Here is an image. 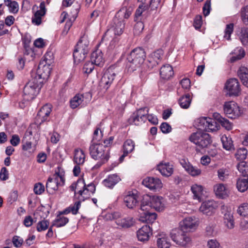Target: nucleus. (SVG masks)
Listing matches in <instances>:
<instances>
[{
	"label": "nucleus",
	"mask_w": 248,
	"mask_h": 248,
	"mask_svg": "<svg viewBox=\"0 0 248 248\" xmlns=\"http://www.w3.org/2000/svg\"><path fill=\"white\" fill-rule=\"evenodd\" d=\"M133 8L127 1L124 2L122 8L116 13L111 24L115 35H120L125 27V19H128L132 14Z\"/></svg>",
	"instance_id": "f257e3e1"
},
{
	"label": "nucleus",
	"mask_w": 248,
	"mask_h": 248,
	"mask_svg": "<svg viewBox=\"0 0 248 248\" xmlns=\"http://www.w3.org/2000/svg\"><path fill=\"white\" fill-rule=\"evenodd\" d=\"M146 57V52L142 48L139 47L133 49L127 55L125 69L129 73L136 71L141 66Z\"/></svg>",
	"instance_id": "f03ea898"
},
{
	"label": "nucleus",
	"mask_w": 248,
	"mask_h": 248,
	"mask_svg": "<svg viewBox=\"0 0 248 248\" xmlns=\"http://www.w3.org/2000/svg\"><path fill=\"white\" fill-rule=\"evenodd\" d=\"M90 154L93 159L98 160L95 166L99 167L106 163L109 157L108 149L105 146L98 143L93 142L89 148Z\"/></svg>",
	"instance_id": "7ed1b4c3"
},
{
	"label": "nucleus",
	"mask_w": 248,
	"mask_h": 248,
	"mask_svg": "<svg viewBox=\"0 0 248 248\" xmlns=\"http://www.w3.org/2000/svg\"><path fill=\"white\" fill-rule=\"evenodd\" d=\"M52 60V53H46L44 56V60L39 64L36 73H33L32 77L36 80L40 81V83L43 82V79L48 78L50 73L49 68L50 63Z\"/></svg>",
	"instance_id": "20e7f679"
},
{
	"label": "nucleus",
	"mask_w": 248,
	"mask_h": 248,
	"mask_svg": "<svg viewBox=\"0 0 248 248\" xmlns=\"http://www.w3.org/2000/svg\"><path fill=\"white\" fill-rule=\"evenodd\" d=\"M162 197L154 196L151 197L148 195H144L141 200L140 205L143 210H150L154 208L157 211H161L164 208L162 202Z\"/></svg>",
	"instance_id": "39448f33"
},
{
	"label": "nucleus",
	"mask_w": 248,
	"mask_h": 248,
	"mask_svg": "<svg viewBox=\"0 0 248 248\" xmlns=\"http://www.w3.org/2000/svg\"><path fill=\"white\" fill-rule=\"evenodd\" d=\"M170 235L172 240L181 247H186L191 243L189 234L182 229H173Z\"/></svg>",
	"instance_id": "423d86ee"
},
{
	"label": "nucleus",
	"mask_w": 248,
	"mask_h": 248,
	"mask_svg": "<svg viewBox=\"0 0 248 248\" xmlns=\"http://www.w3.org/2000/svg\"><path fill=\"white\" fill-rule=\"evenodd\" d=\"M65 179L63 172L60 171L58 168V171H56L53 177H49L46 184V189L48 192L53 193L57 190L59 186H63L64 184Z\"/></svg>",
	"instance_id": "0eeeda50"
},
{
	"label": "nucleus",
	"mask_w": 248,
	"mask_h": 248,
	"mask_svg": "<svg viewBox=\"0 0 248 248\" xmlns=\"http://www.w3.org/2000/svg\"><path fill=\"white\" fill-rule=\"evenodd\" d=\"M40 84V81H38L32 77L23 89V95L26 100H31L35 97L38 93L39 86Z\"/></svg>",
	"instance_id": "6e6552de"
},
{
	"label": "nucleus",
	"mask_w": 248,
	"mask_h": 248,
	"mask_svg": "<svg viewBox=\"0 0 248 248\" xmlns=\"http://www.w3.org/2000/svg\"><path fill=\"white\" fill-rule=\"evenodd\" d=\"M223 110L225 115L232 119L238 118L243 112L238 105L234 101L225 102L223 105Z\"/></svg>",
	"instance_id": "1a4fd4ad"
},
{
	"label": "nucleus",
	"mask_w": 248,
	"mask_h": 248,
	"mask_svg": "<svg viewBox=\"0 0 248 248\" xmlns=\"http://www.w3.org/2000/svg\"><path fill=\"white\" fill-rule=\"evenodd\" d=\"M221 213L223 215V221L225 227L228 229H232L234 227V219L231 207L228 205H222Z\"/></svg>",
	"instance_id": "9d476101"
},
{
	"label": "nucleus",
	"mask_w": 248,
	"mask_h": 248,
	"mask_svg": "<svg viewBox=\"0 0 248 248\" xmlns=\"http://www.w3.org/2000/svg\"><path fill=\"white\" fill-rule=\"evenodd\" d=\"M149 112V108H143L139 109L137 111L133 113L129 118L128 121L130 124L139 125L146 120V115Z\"/></svg>",
	"instance_id": "9b49d317"
},
{
	"label": "nucleus",
	"mask_w": 248,
	"mask_h": 248,
	"mask_svg": "<svg viewBox=\"0 0 248 248\" xmlns=\"http://www.w3.org/2000/svg\"><path fill=\"white\" fill-rule=\"evenodd\" d=\"M225 89L229 96H238L241 92L240 84L238 79L232 78L228 79L225 84Z\"/></svg>",
	"instance_id": "f8f14e48"
},
{
	"label": "nucleus",
	"mask_w": 248,
	"mask_h": 248,
	"mask_svg": "<svg viewBox=\"0 0 248 248\" xmlns=\"http://www.w3.org/2000/svg\"><path fill=\"white\" fill-rule=\"evenodd\" d=\"M51 107L50 105L46 104L43 106L38 112L36 122L39 125L45 122L49 121V115L51 112Z\"/></svg>",
	"instance_id": "ddd939ff"
},
{
	"label": "nucleus",
	"mask_w": 248,
	"mask_h": 248,
	"mask_svg": "<svg viewBox=\"0 0 248 248\" xmlns=\"http://www.w3.org/2000/svg\"><path fill=\"white\" fill-rule=\"evenodd\" d=\"M141 209V205L140 206V208L138 210L139 213V220L143 222H146L152 225V228H153V223L156 219L157 215L155 213H151L150 210H143Z\"/></svg>",
	"instance_id": "4468645a"
},
{
	"label": "nucleus",
	"mask_w": 248,
	"mask_h": 248,
	"mask_svg": "<svg viewBox=\"0 0 248 248\" xmlns=\"http://www.w3.org/2000/svg\"><path fill=\"white\" fill-rule=\"evenodd\" d=\"M199 225V222L195 218L191 217H186L180 223V227L186 232L195 231Z\"/></svg>",
	"instance_id": "2eb2a0df"
},
{
	"label": "nucleus",
	"mask_w": 248,
	"mask_h": 248,
	"mask_svg": "<svg viewBox=\"0 0 248 248\" xmlns=\"http://www.w3.org/2000/svg\"><path fill=\"white\" fill-rule=\"evenodd\" d=\"M138 195L132 191H128L124 197V202L129 209H134L138 203Z\"/></svg>",
	"instance_id": "dca6fc26"
},
{
	"label": "nucleus",
	"mask_w": 248,
	"mask_h": 248,
	"mask_svg": "<svg viewBox=\"0 0 248 248\" xmlns=\"http://www.w3.org/2000/svg\"><path fill=\"white\" fill-rule=\"evenodd\" d=\"M142 184L151 190L159 189L162 187L161 181L157 178L146 177L143 180Z\"/></svg>",
	"instance_id": "f3484780"
},
{
	"label": "nucleus",
	"mask_w": 248,
	"mask_h": 248,
	"mask_svg": "<svg viewBox=\"0 0 248 248\" xmlns=\"http://www.w3.org/2000/svg\"><path fill=\"white\" fill-rule=\"evenodd\" d=\"M152 225H145L140 229L137 232L138 239L142 242L147 241L149 240L150 235L152 234Z\"/></svg>",
	"instance_id": "a211bd4d"
},
{
	"label": "nucleus",
	"mask_w": 248,
	"mask_h": 248,
	"mask_svg": "<svg viewBox=\"0 0 248 248\" xmlns=\"http://www.w3.org/2000/svg\"><path fill=\"white\" fill-rule=\"evenodd\" d=\"M216 120L209 117H202V130L206 132L217 130L218 126Z\"/></svg>",
	"instance_id": "6ab92c4d"
},
{
	"label": "nucleus",
	"mask_w": 248,
	"mask_h": 248,
	"mask_svg": "<svg viewBox=\"0 0 248 248\" xmlns=\"http://www.w3.org/2000/svg\"><path fill=\"white\" fill-rule=\"evenodd\" d=\"M116 76V74L112 68H109L103 76L101 82L107 89L113 82Z\"/></svg>",
	"instance_id": "aec40b11"
},
{
	"label": "nucleus",
	"mask_w": 248,
	"mask_h": 248,
	"mask_svg": "<svg viewBox=\"0 0 248 248\" xmlns=\"http://www.w3.org/2000/svg\"><path fill=\"white\" fill-rule=\"evenodd\" d=\"M216 202L213 200H209L202 202V214L207 216L212 215L217 208Z\"/></svg>",
	"instance_id": "412c9836"
},
{
	"label": "nucleus",
	"mask_w": 248,
	"mask_h": 248,
	"mask_svg": "<svg viewBox=\"0 0 248 248\" xmlns=\"http://www.w3.org/2000/svg\"><path fill=\"white\" fill-rule=\"evenodd\" d=\"M180 163L185 170L191 175L195 176L201 174V170L193 167L187 159H182L180 160Z\"/></svg>",
	"instance_id": "4be33fe9"
},
{
	"label": "nucleus",
	"mask_w": 248,
	"mask_h": 248,
	"mask_svg": "<svg viewBox=\"0 0 248 248\" xmlns=\"http://www.w3.org/2000/svg\"><path fill=\"white\" fill-rule=\"evenodd\" d=\"M91 60L96 66L102 67L104 64V59L102 51L99 49L93 51L91 54Z\"/></svg>",
	"instance_id": "5701e85b"
},
{
	"label": "nucleus",
	"mask_w": 248,
	"mask_h": 248,
	"mask_svg": "<svg viewBox=\"0 0 248 248\" xmlns=\"http://www.w3.org/2000/svg\"><path fill=\"white\" fill-rule=\"evenodd\" d=\"M89 41L88 40L87 36L83 35L78 42L75 49L78 50V51H82V52L88 53L89 50Z\"/></svg>",
	"instance_id": "b1692460"
},
{
	"label": "nucleus",
	"mask_w": 248,
	"mask_h": 248,
	"mask_svg": "<svg viewBox=\"0 0 248 248\" xmlns=\"http://www.w3.org/2000/svg\"><path fill=\"white\" fill-rule=\"evenodd\" d=\"M173 74L172 67L170 64L164 65L160 68V75L161 78L164 79H169Z\"/></svg>",
	"instance_id": "393cba45"
},
{
	"label": "nucleus",
	"mask_w": 248,
	"mask_h": 248,
	"mask_svg": "<svg viewBox=\"0 0 248 248\" xmlns=\"http://www.w3.org/2000/svg\"><path fill=\"white\" fill-rule=\"evenodd\" d=\"M214 190L216 195L220 198H225L229 195V190L226 188L225 185L218 184L214 187Z\"/></svg>",
	"instance_id": "a878e982"
},
{
	"label": "nucleus",
	"mask_w": 248,
	"mask_h": 248,
	"mask_svg": "<svg viewBox=\"0 0 248 248\" xmlns=\"http://www.w3.org/2000/svg\"><path fill=\"white\" fill-rule=\"evenodd\" d=\"M237 74L243 85L248 88V68L241 66L237 71Z\"/></svg>",
	"instance_id": "bb28decb"
},
{
	"label": "nucleus",
	"mask_w": 248,
	"mask_h": 248,
	"mask_svg": "<svg viewBox=\"0 0 248 248\" xmlns=\"http://www.w3.org/2000/svg\"><path fill=\"white\" fill-rule=\"evenodd\" d=\"M189 139L191 142L198 146L196 147V150L197 152H200L202 149V130H197L196 132L193 133Z\"/></svg>",
	"instance_id": "cd10ccee"
},
{
	"label": "nucleus",
	"mask_w": 248,
	"mask_h": 248,
	"mask_svg": "<svg viewBox=\"0 0 248 248\" xmlns=\"http://www.w3.org/2000/svg\"><path fill=\"white\" fill-rule=\"evenodd\" d=\"M245 55L244 49L241 47H236L234 49L232 54H231L229 62H233L237 60H240Z\"/></svg>",
	"instance_id": "c85d7f7f"
},
{
	"label": "nucleus",
	"mask_w": 248,
	"mask_h": 248,
	"mask_svg": "<svg viewBox=\"0 0 248 248\" xmlns=\"http://www.w3.org/2000/svg\"><path fill=\"white\" fill-rule=\"evenodd\" d=\"M213 117L220 124L227 130L232 129V125L228 120L223 117L219 113L215 112L213 114Z\"/></svg>",
	"instance_id": "c756f323"
},
{
	"label": "nucleus",
	"mask_w": 248,
	"mask_h": 248,
	"mask_svg": "<svg viewBox=\"0 0 248 248\" xmlns=\"http://www.w3.org/2000/svg\"><path fill=\"white\" fill-rule=\"evenodd\" d=\"M134 223V218L131 217L122 218L116 221V224L120 227L127 229L133 226Z\"/></svg>",
	"instance_id": "7c9ffc66"
},
{
	"label": "nucleus",
	"mask_w": 248,
	"mask_h": 248,
	"mask_svg": "<svg viewBox=\"0 0 248 248\" xmlns=\"http://www.w3.org/2000/svg\"><path fill=\"white\" fill-rule=\"evenodd\" d=\"M120 180V178L117 175L112 174L109 175L107 179H105L103 181V183L106 186L112 188L118 183Z\"/></svg>",
	"instance_id": "2f4dec72"
},
{
	"label": "nucleus",
	"mask_w": 248,
	"mask_h": 248,
	"mask_svg": "<svg viewBox=\"0 0 248 248\" xmlns=\"http://www.w3.org/2000/svg\"><path fill=\"white\" fill-rule=\"evenodd\" d=\"M157 169L162 175L164 176H169L173 172L172 166L169 163H160L158 165Z\"/></svg>",
	"instance_id": "473e14b6"
},
{
	"label": "nucleus",
	"mask_w": 248,
	"mask_h": 248,
	"mask_svg": "<svg viewBox=\"0 0 248 248\" xmlns=\"http://www.w3.org/2000/svg\"><path fill=\"white\" fill-rule=\"evenodd\" d=\"M191 97L189 93L182 95L178 100L180 107L184 109L188 108L191 104Z\"/></svg>",
	"instance_id": "72a5a7b5"
},
{
	"label": "nucleus",
	"mask_w": 248,
	"mask_h": 248,
	"mask_svg": "<svg viewBox=\"0 0 248 248\" xmlns=\"http://www.w3.org/2000/svg\"><path fill=\"white\" fill-rule=\"evenodd\" d=\"M85 159V155L83 150L76 149L75 150L74 161L78 165H82Z\"/></svg>",
	"instance_id": "f704fd0d"
},
{
	"label": "nucleus",
	"mask_w": 248,
	"mask_h": 248,
	"mask_svg": "<svg viewBox=\"0 0 248 248\" xmlns=\"http://www.w3.org/2000/svg\"><path fill=\"white\" fill-rule=\"evenodd\" d=\"M159 236L160 237L157 240L158 247L159 248H169L170 246V243L166 234L162 233L160 234Z\"/></svg>",
	"instance_id": "c9c22d12"
},
{
	"label": "nucleus",
	"mask_w": 248,
	"mask_h": 248,
	"mask_svg": "<svg viewBox=\"0 0 248 248\" xmlns=\"http://www.w3.org/2000/svg\"><path fill=\"white\" fill-rule=\"evenodd\" d=\"M239 39L243 45L248 46V28L246 27L241 28L238 34Z\"/></svg>",
	"instance_id": "e433bc0d"
},
{
	"label": "nucleus",
	"mask_w": 248,
	"mask_h": 248,
	"mask_svg": "<svg viewBox=\"0 0 248 248\" xmlns=\"http://www.w3.org/2000/svg\"><path fill=\"white\" fill-rule=\"evenodd\" d=\"M191 190L193 195V199L201 202L202 201V186L195 184L191 186Z\"/></svg>",
	"instance_id": "4c0bfd02"
},
{
	"label": "nucleus",
	"mask_w": 248,
	"mask_h": 248,
	"mask_svg": "<svg viewBox=\"0 0 248 248\" xmlns=\"http://www.w3.org/2000/svg\"><path fill=\"white\" fill-rule=\"evenodd\" d=\"M236 187L238 190L241 192L247 190L248 188V177L239 178L237 181Z\"/></svg>",
	"instance_id": "58836bf2"
},
{
	"label": "nucleus",
	"mask_w": 248,
	"mask_h": 248,
	"mask_svg": "<svg viewBox=\"0 0 248 248\" xmlns=\"http://www.w3.org/2000/svg\"><path fill=\"white\" fill-rule=\"evenodd\" d=\"M180 84L182 89L179 88L177 89V93L178 95L182 93V89H183L185 92H187L189 91L191 87V82L189 78H184L180 81Z\"/></svg>",
	"instance_id": "ea45409f"
},
{
	"label": "nucleus",
	"mask_w": 248,
	"mask_h": 248,
	"mask_svg": "<svg viewBox=\"0 0 248 248\" xmlns=\"http://www.w3.org/2000/svg\"><path fill=\"white\" fill-rule=\"evenodd\" d=\"M69 221L67 217L61 216L59 214L56 218L53 221L52 226L56 227H61L65 226Z\"/></svg>",
	"instance_id": "a19ab883"
},
{
	"label": "nucleus",
	"mask_w": 248,
	"mask_h": 248,
	"mask_svg": "<svg viewBox=\"0 0 248 248\" xmlns=\"http://www.w3.org/2000/svg\"><path fill=\"white\" fill-rule=\"evenodd\" d=\"M223 147L226 150H231L233 148V142L232 138L229 136L224 135L221 138Z\"/></svg>",
	"instance_id": "79ce46f5"
},
{
	"label": "nucleus",
	"mask_w": 248,
	"mask_h": 248,
	"mask_svg": "<svg viewBox=\"0 0 248 248\" xmlns=\"http://www.w3.org/2000/svg\"><path fill=\"white\" fill-rule=\"evenodd\" d=\"M83 101V95L81 94H78L71 100L70 106L72 108H76Z\"/></svg>",
	"instance_id": "37998d69"
},
{
	"label": "nucleus",
	"mask_w": 248,
	"mask_h": 248,
	"mask_svg": "<svg viewBox=\"0 0 248 248\" xmlns=\"http://www.w3.org/2000/svg\"><path fill=\"white\" fill-rule=\"evenodd\" d=\"M135 143L131 139L125 140L123 144L124 152L127 154L131 153L134 149Z\"/></svg>",
	"instance_id": "c03bdc74"
},
{
	"label": "nucleus",
	"mask_w": 248,
	"mask_h": 248,
	"mask_svg": "<svg viewBox=\"0 0 248 248\" xmlns=\"http://www.w3.org/2000/svg\"><path fill=\"white\" fill-rule=\"evenodd\" d=\"M87 53L82 52L77 49H74L73 52V58L75 62L79 63L83 61L86 58Z\"/></svg>",
	"instance_id": "a18cd8bd"
},
{
	"label": "nucleus",
	"mask_w": 248,
	"mask_h": 248,
	"mask_svg": "<svg viewBox=\"0 0 248 248\" xmlns=\"http://www.w3.org/2000/svg\"><path fill=\"white\" fill-rule=\"evenodd\" d=\"M148 5L147 4H145V3H141L140 4L135 13L134 21H137L139 19H141L140 17L141 16L142 13L145 10L148 9Z\"/></svg>",
	"instance_id": "49530a36"
},
{
	"label": "nucleus",
	"mask_w": 248,
	"mask_h": 248,
	"mask_svg": "<svg viewBox=\"0 0 248 248\" xmlns=\"http://www.w3.org/2000/svg\"><path fill=\"white\" fill-rule=\"evenodd\" d=\"M162 55V50L159 49L151 54L149 56L151 57L150 60L153 61L154 63H155V62L158 63Z\"/></svg>",
	"instance_id": "de8ad7c7"
},
{
	"label": "nucleus",
	"mask_w": 248,
	"mask_h": 248,
	"mask_svg": "<svg viewBox=\"0 0 248 248\" xmlns=\"http://www.w3.org/2000/svg\"><path fill=\"white\" fill-rule=\"evenodd\" d=\"M234 25L233 23L227 24L224 31V38L227 40H231V36L233 31Z\"/></svg>",
	"instance_id": "09e8293b"
},
{
	"label": "nucleus",
	"mask_w": 248,
	"mask_h": 248,
	"mask_svg": "<svg viewBox=\"0 0 248 248\" xmlns=\"http://www.w3.org/2000/svg\"><path fill=\"white\" fill-rule=\"evenodd\" d=\"M49 222L47 220H42L37 223L36 229L38 232H42L46 230L49 226Z\"/></svg>",
	"instance_id": "8fccbe9b"
},
{
	"label": "nucleus",
	"mask_w": 248,
	"mask_h": 248,
	"mask_svg": "<svg viewBox=\"0 0 248 248\" xmlns=\"http://www.w3.org/2000/svg\"><path fill=\"white\" fill-rule=\"evenodd\" d=\"M247 150L245 148H240L237 150L236 154V158L240 160H243L246 158L247 155Z\"/></svg>",
	"instance_id": "3c124183"
},
{
	"label": "nucleus",
	"mask_w": 248,
	"mask_h": 248,
	"mask_svg": "<svg viewBox=\"0 0 248 248\" xmlns=\"http://www.w3.org/2000/svg\"><path fill=\"white\" fill-rule=\"evenodd\" d=\"M237 168L241 174L246 177L247 174V170H248L246 162L245 161L239 162L237 165Z\"/></svg>",
	"instance_id": "603ef678"
},
{
	"label": "nucleus",
	"mask_w": 248,
	"mask_h": 248,
	"mask_svg": "<svg viewBox=\"0 0 248 248\" xmlns=\"http://www.w3.org/2000/svg\"><path fill=\"white\" fill-rule=\"evenodd\" d=\"M212 145L210 136L208 134L202 133V148H206Z\"/></svg>",
	"instance_id": "864d4df0"
},
{
	"label": "nucleus",
	"mask_w": 248,
	"mask_h": 248,
	"mask_svg": "<svg viewBox=\"0 0 248 248\" xmlns=\"http://www.w3.org/2000/svg\"><path fill=\"white\" fill-rule=\"evenodd\" d=\"M141 19L137 20L134 27V33L136 35L140 34L144 29L143 23L140 21Z\"/></svg>",
	"instance_id": "5fc2aeb1"
},
{
	"label": "nucleus",
	"mask_w": 248,
	"mask_h": 248,
	"mask_svg": "<svg viewBox=\"0 0 248 248\" xmlns=\"http://www.w3.org/2000/svg\"><path fill=\"white\" fill-rule=\"evenodd\" d=\"M237 213L242 216H248V203H244L240 205L237 209Z\"/></svg>",
	"instance_id": "6e6d98bb"
},
{
	"label": "nucleus",
	"mask_w": 248,
	"mask_h": 248,
	"mask_svg": "<svg viewBox=\"0 0 248 248\" xmlns=\"http://www.w3.org/2000/svg\"><path fill=\"white\" fill-rule=\"evenodd\" d=\"M40 9L39 10H37L34 13V16H39L41 17L42 16H44L46 14V9L45 7V3L44 1L41 2L40 4Z\"/></svg>",
	"instance_id": "4d7b16f0"
},
{
	"label": "nucleus",
	"mask_w": 248,
	"mask_h": 248,
	"mask_svg": "<svg viewBox=\"0 0 248 248\" xmlns=\"http://www.w3.org/2000/svg\"><path fill=\"white\" fill-rule=\"evenodd\" d=\"M33 191L35 194L40 195L45 191V186L41 183H38L34 185Z\"/></svg>",
	"instance_id": "13d9d810"
},
{
	"label": "nucleus",
	"mask_w": 248,
	"mask_h": 248,
	"mask_svg": "<svg viewBox=\"0 0 248 248\" xmlns=\"http://www.w3.org/2000/svg\"><path fill=\"white\" fill-rule=\"evenodd\" d=\"M121 214L119 212H114L113 213H108L106 214V217L107 220H115V223L116 221L121 219Z\"/></svg>",
	"instance_id": "bf43d9fd"
},
{
	"label": "nucleus",
	"mask_w": 248,
	"mask_h": 248,
	"mask_svg": "<svg viewBox=\"0 0 248 248\" xmlns=\"http://www.w3.org/2000/svg\"><path fill=\"white\" fill-rule=\"evenodd\" d=\"M94 65L95 64L92 62H86L83 68L84 72L87 74L91 73L94 68Z\"/></svg>",
	"instance_id": "052dcab7"
},
{
	"label": "nucleus",
	"mask_w": 248,
	"mask_h": 248,
	"mask_svg": "<svg viewBox=\"0 0 248 248\" xmlns=\"http://www.w3.org/2000/svg\"><path fill=\"white\" fill-rule=\"evenodd\" d=\"M211 9V0H207L202 7V13L204 16H207L210 14Z\"/></svg>",
	"instance_id": "680f3d73"
},
{
	"label": "nucleus",
	"mask_w": 248,
	"mask_h": 248,
	"mask_svg": "<svg viewBox=\"0 0 248 248\" xmlns=\"http://www.w3.org/2000/svg\"><path fill=\"white\" fill-rule=\"evenodd\" d=\"M78 193L81 196L80 200L84 201L85 199H87L89 198L91 196L90 192L86 188V187H84L83 189H79L78 190Z\"/></svg>",
	"instance_id": "e2e57ef3"
},
{
	"label": "nucleus",
	"mask_w": 248,
	"mask_h": 248,
	"mask_svg": "<svg viewBox=\"0 0 248 248\" xmlns=\"http://www.w3.org/2000/svg\"><path fill=\"white\" fill-rule=\"evenodd\" d=\"M204 153H207V154L210 156L214 157L217 154V150L216 147L213 145L204 149Z\"/></svg>",
	"instance_id": "0e129e2a"
},
{
	"label": "nucleus",
	"mask_w": 248,
	"mask_h": 248,
	"mask_svg": "<svg viewBox=\"0 0 248 248\" xmlns=\"http://www.w3.org/2000/svg\"><path fill=\"white\" fill-rule=\"evenodd\" d=\"M161 131L163 133H169L171 131V126L167 123H162L160 126Z\"/></svg>",
	"instance_id": "69168bd1"
},
{
	"label": "nucleus",
	"mask_w": 248,
	"mask_h": 248,
	"mask_svg": "<svg viewBox=\"0 0 248 248\" xmlns=\"http://www.w3.org/2000/svg\"><path fill=\"white\" fill-rule=\"evenodd\" d=\"M217 173L219 178L222 181H224L229 175L228 171L223 169H219Z\"/></svg>",
	"instance_id": "338daca9"
},
{
	"label": "nucleus",
	"mask_w": 248,
	"mask_h": 248,
	"mask_svg": "<svg viewBox=\"0 0 248 248\" xmlns=\"http://www.w3.org/2000/svg\"><path fill=\"white\" fill-rule=\"evenodd\" d=\"M241 17L244 22L248 23V5L242 9Z\"/></svg>",
	"instance_id": "774afa93"
}]
</instances>
